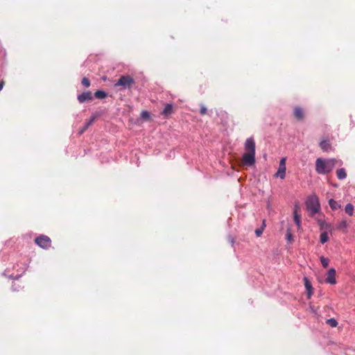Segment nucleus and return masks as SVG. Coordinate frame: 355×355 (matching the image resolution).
<instances>
[{
    "instance_id": "obj_1",
    "label": "nucleus",
    "mask_w": 355,
    "mask_h": 355,
    "mask_svg": "<svg viewBox=\"0 0 355 355\" xmlns=\"http://www.w3.org/2000/svg\"><path fill=\"white\" fill-rule=\"evenodd\" d=\"M245 153L242 156V163L251 166L255 163V142L252 137L246 139L244 144Z\"/></svg>"
},
{
    "instance_id": "obj_2",
    "label": "nucleus",
    "mask_w": 355,
    "mask_h": 355,
    "mask_svg": "<svg viewBox=\"0 0 355 355\" xmlns=\"http://www.w3.org/2000/svg\"><path fill=\"white\" fill-rule=\"evenodd\" d=\"M337 164L341 165L342 162L334 158H318L315 161V171L318 174H327L331 172Z\"/></svg>"
},
{
    "instance_id": "obj_3",
    "label": "nucleus",
    "mask_w": 355,
    "mask_h": 355,
    "mask_svg": "<svg viewBox=\"0 0 355 355\" xmlns=\"http://www.w3.org/2000/svg\"><path fill=\"white\" fill-rule=\"evenodd\" d=\"M306 207L309 211L310 216H313L320 209L318 198L315 195L309 196L306 202Z\"/></svg>"
},
{
    "instance_id": "obj_4",
    "label": "nucleus",
    "mask_w": 355,
    "mask_h": 355,
    "mask_svg": "<svg viewBox=\"0 0 355 355\" xmlns=\"http://www.w3.org/2000/svg\"><path fill=\"white\" fill-rule=\"evenodd\" d=\"M135 83L134 79L130 76H122L115 84L116 87L121 86L124 89L130 88Z\"/></svg>"
},
{
    "instance_id": "obj_5",
    "label": "nucleus",
    "mask_w": 355,
    "mask_h": 355,
    "mask_svg": "<svg viewBox=\"0 0 355 355\" xmlns=\"http://www.w3.org/2000/svg\"><path fill=\"white\" fill-rule=\"evenodd\" d=\"M286 157H282L280 159L278 170L276 172V173L275 174V178H279L282 180L285 178L286 170Z\"/></svg>"
},
{
    "instance_id": "obj_6",
    "label": "nucleus",
    "mask_w": 355,
    "mask_h": 355,
    "mask_svg": "<svg viewBox=\"0 0 355 355\" xmlns=\"http://www.w3.org/2000/svg\"><path fill=\"white\" fill-rule=\"evenodd\" d=\"M35 242L37 245L42 248H48L51 245V239L49 237L45 235H41L35 239Z\"/></svg>"
},
{
    "instance_id": "obj_7",
    "label": "nucleus",
    "mask_w": 355,
    "mask_h": 355,
    "mask_svg": "<svg viewBox=\"0 0 355 355\" xmlns=\"http://www.w3.org/2000/svg\"><path fill=\"white\" fill-rule=\"evenodd\" d=\"M326 282L330 284H336V270L334 268H330L327 272V277Z\"/></svg>"
},
{
    "instance_id": "obj_8",
    "label": "nucleus",
    "mask_w": 355,
    "mask_h": 355,
    "mask_svg": "<svg viewBox=\"0 0 355 355\" xmlns=\"http://www.w3.org/2000/svg\"><path fill=\"white\" fill-rule=\"evenodd\" d=\"M77 98L79 103H83L86 101H92L93 97L92 93L89 91H87L78 95Z\"/></svg>"
},
{
    "instance_id": "obj_9",
    "label": "nucleus",
    "mask_w": 355,
    "mask_h": 355,
    "mask_svg": "<svg viewBox=\"0 0 355 355\" xmlns=\"http://www.w3.org/2000/svg\"><path fill=\"white\" fill-rule=\"evenodd\" d=\"M298 205H295L293 211V218L295 224L297 225L298 229H300L301 227V216L298 214Z\"/></svg>"
},
{
    "instance_id": "obj_10",
    "label": "nucleus",
    "mask_w": 355,
    "mask_h": 355,
    "mask_svg": "<svg viewBox=\"0 0 355 355\" xmlns=\"http://www.w3.org/2000/svg\"><path fill=\"white\" fill-rule=\"evenodd\" d=\"M320 147L324 152H328L331 149V144L329 140H322L320 143Z\"/></svg>"
},
{
    "instance_id": "obj_11",
    "label": "nucleus",
    "mask_w": 355,
    "mask_h": 355,
    "mask_svg": "<svg viewBox=\"0 0 355 355\" xmlns=\"http://www.w3.org/2000/svg\"><path fill=\"white\" fill-rule=\"evenodd\" d=\"M294 115L296 119L299 120L302 119L304 118L303 110L300 107H295L294 110Z\"/></svg>"
},
{
    "instance_id": "obj_12",
    "label": "nucleus",
    "mask_w": 355,
    "mask_h": 355,
    "mask_svg": "<svg viewBox=\"0 0 355 355\" xmlns=\"http://www.w3.org/2000/svg\"><path fill=\"white\" fill-rule=\"evenodd\" d=\"M173 112V105L171 104H166L162 111V114L165 116L170 115Z\"/></svg>"
},
{
    "instance_id": "obj_13",
    "label": "nucleus",
    "mask_w": 355,
    "mask_h": 355,
    "mask_svg": "<svg viewBox=\"0 0 355 355\" xmlns=\"http://www.w3.org/2000/svg\"><path fill=\"white\" fill-rule=\"evenodd\" d=\"M337 178L339 180H344L347 177V173L345 168H340L336 171Z\"/></svg>"
},
{
    "instance_id": "obj_14",
    "label": "nucleus",
    "mask_w": 355,
    "mask_h": 355,
    "mask_svg": "<svg viewBox=\"0 0 355 355\" xmlns=\"http://www.w3.org/2000/svg\"><path fill=\"white\" fill-rule=\"evenodd\" d=\"M329 205L331 209L333 210H336L340 207V205L338 203V202H336L334 199H330L329 200Z\"/></svg>"
},
{
    "instance_id": "obj_15",
    "label": "nucleus",
    "mask_w": 355,
    "mask_h": 355,
    "mask_svg": "<svg viewBox=\"0 0 355 355\" xmlns=\"http://www.w3.org/2000/svg\"><path fill=\"white\" fill-rule=\"evenodd\" d=\"M348 227V224L346 220H343L340 221L338 225V230L345 232Z\"/></svg>"
},
{
    "instance_id": "obj_16",
    "label": "nucleus",
    "mask_w": 355,
    "mask_h": 355,
    "mask_svg": "<svg viewBox=\"0 0 355 355\" xmlns=\"http://www.w3.org/2000/svg\"><path fill=\"white\" fill-rule=\"evenodd\" d=\"M94 96L98 99H103L107 96V94L104 91L98 90L94 93Z\"/></svg>"
},
{
    "instance_id": "obj_17",
    "label": "nucleus",
    "mask_w": 355,
    "mask_h": 355,
    "mask_svg": "<svg viewBox=\"0 0 355 355\" xmlns=\"http://www.w3.org/2000/svg\"><path fill=\"white\" fill-rule=\"evenodd\" d=\"M345 211L349 216L353 215L354 206L350 203L347 204V205L345 206Z\"/></svg>"
},
{
    "instance_id": "obj_18",
    "label": "nucleus",
    "mask_w": 355,
    "mask_h": 355,
    "mask_svg": "<svg viewBox=\"0 0 355 355\" xmlns=\"http://www.w3.org/2000/svg\"><path fill=\"white\" fill-rule=\"evenodd\" d=\"M329 235L327 232H323L320 234V242L324 244L329 241Z\"/></svg>"
},
{
    "instance_id": "obj_19",
    "label": "nucleus",
    "mask_w": 355,
    "mask_h": 355,
    "mask_svg": "<svg viewBox=\"0 0 355 355\" xmlns=\"http://www.w3.org/2000/svg\"><path fill=\"white\" fill-rule=\"evenodd\" d=\"M327 323L331 327H336L338 325V322L334 318L328 319Z\"/></svg>"
},
{
    "instance_id": "obj_20",
    "label": "nucleus",
    "mask_w": 355,
    "mask_h": 355,
    "mask_svg": "<svg viewBox=\"0 0 355 355\" xmlns=\"http://www.w3.org/2000/svg\"><path fill=\"white\" fill-rule=\"evenodd\" d=\"M320 261L324 268H327L329 266V260L327 258H325L324 257H320Z\"/></svg>"
},
{
    "instance_id": "obj_21",
    "label": "nucleus",
    "mask_w": 355,
    "mask_h": 355,
    "mask_svg": "<svg viewBox=\"0 0 355 355\" xmlns=\"http://www.w3.org/2000/svg\"><path fill=\"white\" fill-rule=\"evenodd\" d=\"M82 84H83L85 87H89L90 86V81H89V80L87 78L84 77V78L82 79Z\"/></svg>"
},
{
    "instance_id": "obj_22",
    "label": "nucleus",
    "mask_w": 355,
    "mask_h": 355,
    "mask_svg": "<svg viewBox=\"0 0 355 355\" xmlns=\"http://www.w3.org/2000/svg\"><path fill=\"white\" fill-rule=\"evenodd\" d=\"M141 116L144 119H148L150 118V114L147 111H142Z\"/></svg>"
},
{
    "instance_id": "obj_23",
    "label": "nucleus",
    "mask_w": 355,
    "mask_h": 355,
    "mask_svg": "<svg viewBox=\"0 0 355 355\" xmlns=\"http://www.w3.org/2000/svg\"><path fill=\"white\" fill-rule=\"evenodd\" d=\"M305 286H306L307 291H310V290L311 288V285L310 284V283L308 282V280L306 279H305ZM311 295V293L309 292V296H310Z\"/></svg>"
},
{
    "instance_id": "obj_24",
    "label": "nucleus",
    "mask_w": 355,
    "mask_h": 355,
    "mask_svg": "<svg viewBox=\"0 0 355 355\" xmlns=\"http://www.w3.org/2000/svg\"><path fill=\"white\" fill-rule=\"evenodd\" d=\"M94 121V116L92 117L85 125V129H87L89 125H91Z\"/></svg>"
},
{
    "instance_id": "obj_25",
    "label": "nucleus",
    "mask_w": 355,
    "mask_h": 355,
    "mask_svg": "<svg viewBox=\"0 0 355 355\" xmlns=\"http://www.w3.org/2000/svg\"><path fill=\"white\" fill-rule=\"evenodd\" d=\"M200 112L202 115L207 114V108L205 107V106L204 105H200Z\"/></svg>"
},
{
    "instance_id": "obj_26",
    "label": "nucleus",
    "mask_w": 355,
    "mask_h": 355,
    "mask_svg": "<svg viewBox=\"0 0 355 355\" xmlns=\"http://www.w3.org/2000/svg\"><path fill=\"white\" fill-rule=\"evenodd\" d=\"M263 232V230L261 229L256 230L255 234L257 236H260Z\"/></svg>"
},
{
    "instance_id": "obj_27",
    "label": "nucleus",
    "mask_w": 355,
    "mask_h": 355,
    "mask_svg": "<svg viewBox=\"0 0 355 355\" xmlns=\"http://www.w3.org/2000/svg\"><path fill=\"white\" fill-rule=\"evenodd\" d=\"M286 237H287L288 241H291L292 240V235H291V232H287Z\"/></svg>"
},
{
    "instance_id": "obj_28",
    "label": "nucleus",
    "mask_w": 355,
    "mask_h": 355,
    "mask_svg": "<svg viewBox=\"0 0 355 355\" xmlns=\"http://www.w3.org/2000/svg\"><path fill=\"white\" fill-rule=\"evenodd\" d=\"M4 85L3 81H0V91L3 89Z\"/></svg>"
},
{
    "instance_id": "obj_29",
    "label": "nucleus",
    "mask_w": 355,
    "mask_h": 355,
    "mask_svg": "<svg viewBox=\"0 0 355 355\" xmlns=\"http://www.w3.org/2000/svg\"><path fill=\"white\" fill-rule=\"evenodd\" d=\"M87 129H85V126L83 127V128L80 131V134H82Z\"/></svg>"
},
{
    "instance_id": "obj_30",
    "label": "nucleus",
    "mask_w": 355,
    "mask_h": 355,
    "mask_svg": "<svg viewBox=\"0 0 355 355\" xmlns=\"http://www.w3.org/2000/svg\"><path fill=\"white\" fill-rule=\"evenodd\" d=\"M87 129H85V126L83 127V128L80 131V134H82Z\"/></svg>"
}]
</instances>
